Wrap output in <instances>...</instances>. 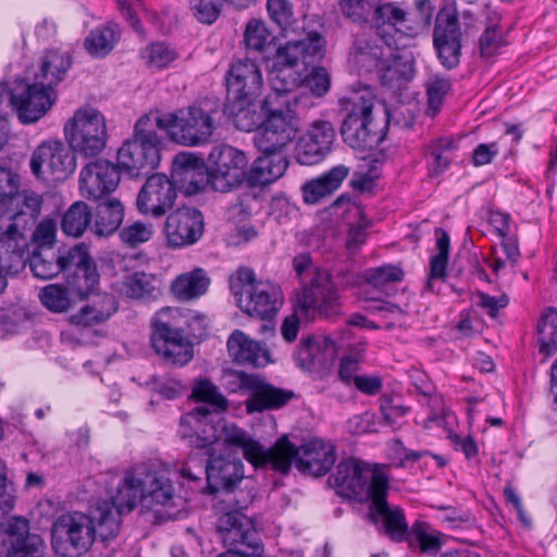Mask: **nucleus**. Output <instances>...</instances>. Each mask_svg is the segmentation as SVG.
Listing matches in <instances>:
<instances>
[{"instance_id":"obj_1","label":"nucleus","mask_w":557,"mask_h":557,"mask_svg":"<svg viewBox=\"0 0 557 557\" xmlns=\"http://www.w3.org/2000/svg\"><path fill=\"white\" fill-rule=\"evenodd\" d=\"M173 497V483L161 463L137 465L124 473L110 499L100 500L91 508L90 516L81 511L58 516L51 527V546L61 557H81L90 549L96 534L102 541L116 536L122 515L137 504L164 506Z\"/></svg>"},{"instance_id":"obj_2","label":"nucleus","mask_w":557,"mask_h":557,"mask_svg":"<svg viewBox=\"0 0 557 557\" xmlns=\"http://www.w3.org/2000/svg\"><path fill=\"white\" fill-rule=\"evenodd\" d=\"M44 195L32 189H15L0 211V253L16 274L24 265L28 233L41 215Z\"/></svg>"},{"instance_id":"obj_3","label":"nucleus","mask_w":557,"mask_h":557,"mask_svg":"<svg viewBox=\"0 0 557 557\" xmlns=\"http://www.w3.org/2000/svg\"><path fill=\"white\" fill-rule=\"evenodd\" d=\"M324 39L318 33H310L300 40L288 41L278 48L269 71L271 92L282 97H307L294 91L304 84L307 67L324 55Z\"/></svg>"},{"instance_id":"obj_4","label":"nucleus","mask_w":557,"mask_h":557,"mask_svg":"<svg viewBox=\"0 0 557 557\" xmlns=\"http://www.w3.org/2000/svg\"><path fill=\"white\" fill-rule=\"evenodd\" d=\"M14 506L13 482L8 476L5 463L0 459V557H44L45 543L39 535L29 533L28 521L10 516Z\"/></svg>"},{"instance_id":"obj_5","label":"nucleus","mask_w":557,"mask_h":557,"mask_svg":"<svg viewBox=\"0 0 557 557\" xmlns=\"http://www.w3.org/2000/svg\"><path fill=\"white\" fill-rule=\"evenodd\" d=\"M309 97H282L269 94L262 101L263 123L255 135L260 152L283 151L296 137L298 110L310 106Z\"/></svg>"},{"instance_id":"obj_6","label":"nucleus","mask_w":557,"mask_h":557,"mask_svg":"<svg viewBox=\"0 0 557 557\" xmlns=\"http://www.w3.org/2000/svg\"><path fill=\"white\" fill-rule=\"evenodd\" d=\"M219 111L218 100L203 99L175 113L153 115L158 128L165 131L172 140L191 147L209 141L216 127Z\"/></svg>"},{"instance_id":"obj_7","label":"nucleus","mask_w":557,"mask_h":557,"mask_svg":"<svg viewBox=\"0 0 557 557\" xmlns=\"http://www.w3.org/2000/svg\"><path fill=\"white\" fill-rule=\"evenodd\" d=\"M230 284L239 308L251 317L272 319L282 306L281 288L269 281L257 280L248 268L238 269Z\"/></svg>"},{"instance_id":"obj_8","label":"nucleus","mask_w":557,"mask_h":557,"mask_svg":"<svg viewBox=\"0 0 557 557\" xmlns=\"http://www.w3.org/2000/svg\"><path fill=\"white\" fill-rule=\"evenodd\" d=\"M158 123L153 114L140 117L135 125L134 138L117 151L119 168L132 176L148 173L160 162L161 140L156 133Z\"/></svg>"},{"instance_id":"obj_9","label":"nucleus","mask_w":557,"mask_h":557,"mask_svg":"<svg viewBox=\"0 0 557 557\" xmlns=\"http://www.w3.org/2000/svg\"><path fill=\"white\" fill-rule=\"evenodd\" d=\"M277 441L285 442L286 453L282 455L273 454L271 468L281 473H287L294 462L302 473L322 476L335 463L334 446L321 438H312L298 448L288 441L286 435Z\"/></svg>"},{"instance_id":"obj_10","label":"nucleus","mask_w":557,"mask_h":557,"mask_svg":"<svg viewBox=\"0 0 557 557\" xmlns=\"http://www.w3.org/2000/svg\"><path fill=\"white\" fill-rule=\"evenodd\" d=\"M63 133L72 150L85 158L98 156L104 149L108 139L104 115L89 106L74 112L65 122Z\"/></svg>"},{"instance_id":"obj_11","label":"nucleus","mask_w":557,"mask_h":557,"mask_svg":"<svg viewBox=\"0 0 557 557\" xmlns=\"http://www.w3.org/2000/svg\"><path fill=\"white\" fill-rule=\"evenodd\" d=\"M178 315L181 312L175 308H164L157 312L151 321L150 341L154 351L164 361L185 366L194 357V347L175 321Z\"/></svg>"},{"instance_id":"obj_12","label":"nucleus","mask_w":557,"mask_h":557,"mask_svg":"<svg viewBox=\"0 0 557 557\" xmlns=\"http://www.w3.org/2000/svg\"><path fill=\"white\" fill-rule=\"evenodd\" d=\"M296 310L312 319H333L341 315L339 294L329 270L315 273L310 281L301 285L296 295Z\"/></svg>"},{"instance_id":"obj_13","label":"nucleus","mask_w":557,"mask_h":557,"mask_svg":"<svg viewBox=\"0 0 557 557\" xmlns=\"http://www.w3.org/2000/svg\"><path fill=\"white\" fill-rule=\"evenodd\" d=\"M334 481L338 487L360 500H372L389 488L388 476L382 469L355 459L338 463Z\"/></svg>"},{"instance_id":"obj_14","label":"nucleus","mask_w":557,"mask_h":557,"mask_svg":"<svg viewBox=\"0 0 557 557\" xmlns=\"http://www.w3.org/2000/svg\"><path fill=\"white\" fill-rule=\"evenodd\" d=\"M432 7L429 0H417L416 8L405 10L400 3L379 1L370 23L377 28L388 26L396 34L409 38L419 36L428 30L432 21Z\"/></svg>"},{"instance_id":"obj_15","label":"nucleus","mask_w":557,"mask_h":557,"mask_svg":"<svg viewBox=\"0 0 557 557\" xmlns=\"http://www.w3.org/2000/svg\"><path fill=\"white\" fill-rule=\"evenodd\" d=\"M246 154L228 145L212 148L207 159L210 186L213 190L227 193L239 187L247 178Z\"/></svg>"},{"instance_id":"obj_16","label":"nucleus","mask_w":557,"mask_h":557,"mask_svg":"<svg viewBox=\"0 0 557 557\" xmlns=\"http://www.w3.org/2000/svg\"><path fill=\"white\" fill-rule=\"evenodd\" d=\"M29 166L39 180H47L51 175L57 181H63L74 172L76 156L70 145L60 139H48L33 151Z\"/></svg>"},{"instance_id":"obj_17","label":"nucleus","mask_w":557,"mask_h":557,"mask_svg":"<svg viewBox=\"0 0 557 557\" xmlns=\"http://www.w3.org/2000/svg\"><path fill=\"white\" fill-rule=\"evenodd\" d=\"M39 83L37 79L33 84L21 82L11 89L12 111L23 124L39 121L57 101L54 89Z\"/></svg>"},{"instance_id":"obj_18","label":"nucleus","mask_w":557,"mask_h":557,"mask_svg":"<svg viewBox=\"0 0 557 557\" xmlns=\"http://www.w3.org/2000/svg\"><path fill=\"white\" fill-rule=\"evenodd\" d=\"M66 287L78 299L88 296L99 284L96 263L84 245H75L62 255Z\"/></svg>"},{"instance_id":"obj_19","label":"nucleus","mask_w":557,"mask_h":557,"mask_svg":"<svg viewBox=\"0 0 557 557\" xmlns=\"http://www.w3.org/2000/svg\"><path fill=\"white\" fill-rule=\"evenodd\" d=\"M218 533L227 550H251V555L262 552L260 537L252 521L239 511L226 512L219 518Z\"/></svg>"},{"instance_id":"obj_20","label":"nucleus","mask_w":557,"mask_h":557,"mask_svg":"<svg viewBox=\"0 0 557 557\" xmlns=\"http://www.w3.org/2000/svg\"><path fill=\"white\" fill-rule=\"evenodd\" d=\"M176 196L175 183L166 175L156 173L140 188L136 206L141 214L161 218L172 209Z\"/></svg>"},{"instance_id":"obj_21","label":"nucleus","mask_w":557,"mask_h":557,"mask_svg":"<svg viewBox=\"0 0 557 557\" xmlns=\"http://www.w3.org/2000/svg\"><path fill=\"white\" fill-rule=\"evenodd\" d=\"M227 100L256 101L263 88L260 65L251 59L234 62L226 76Z\"/></svg>"},{"instance_id":"obj_22","label":"nucleus","mask_w":557,"mask_h":557,"mask_svg":"<svg viewBox=\"0 0 557 557\" xmlns=\"http://www.w3.org/2000/svg\"><path fill=\"white\" fill-rule=\"evenodd\" d=\"M220 438L225 445L242 449L244 457L256 468L271 467L273 454L286 453L284 441H276L270 448H264L234 423L223 422Z\"/></svg>"},{"instance_id":"obj_23","label":"nucleus","mask_w":557,"mask_h":557,"mask_svg":"<svg viewBox=\"0 0 557 557\" xmlns=\"http://www.w3.org/2000/svg\"><path fill=\"white\" fill-rule=\"evenodd\" d=\"M335 137L336 132L330 121H313L297 143V161L304 165L320 162L331 151Z\"/></svg>"},{"instance_id":"obj_24","label":"nucleus","mask_w":557,"mask_h":557,"mask_svg":"<svg viewBox=\"0 0 557 557\" xmlns=\"http://www.w3.org/2000/svg\"><path fill=\"white\" fill-rule=\"evenodd\" d=\"M120 183V172L111 162L97 159L79 173V190L88 199L98 200L112 193Z\"/></svg>"},{"instance_id":"obj_25","label":"nucleus","mask_w":557,"mask_h":557,"mask_svg":"<svg viewBox=\"0 0 557 557\" xmlns=\"http://www.w3.org/2000/svg\"><path fill=\"white\" fill-rule=\"evenodd\" d=\"M433 41L442 64L447 69L456 67L460 61L461 32L454 12H441L437 15Z\"/></svg>"},{"instance_id":"obj_26","label":"nucleus","mask_w":557,"mask_h":557,"mask_svg":"<svg viewBox=\"0 0 557 557\" xmlns=\"http://www.w3.org/2000/svg\"><path fill=\"white\" fill-rule=\"evenodd\" d=\"M164 232L172 247L191 245L202 235V214L195 208L181 207L166 216Z\"/></svg>"},{"instance_id":"obj_27","label":"nucleus","mask_w":557,"mask_h":557,"mask_svg":"<svg viewBox=\"0 0 557 557\" xmlns=\"http://www.w3.org/2000/svg\"><path fill=\"white\" fill-rule=\"evenodd\" d=\"M344 119H380L389 122V112L368 86H354L338 99Z\"/></svg>"},{"instance_id":"obj_28","label":"nucleus","mask_w":557,"mask_h":557,"mask_svg":"<svg viewBox=\"0 0 557 557\" xmlns=\"http://www.w3.org/2000/svg\"><path fill=\"white\" fill-rule=\"evenodd\" d=\"M171 181L186 195H195L210 185L208 169L191 152L177 153L172 162Z\"/></svg>"},{"instance_id":"obj_29","label":"nucleus","mask_w":557,"mask_h":557,"mask_svg":"<svg viewBox=\"0 0 557 557\" xmlns=\"http://www.w3.org/2000/svg\"><path fill=\"white\" fill-rule=\"evenodd\" d=\"M221 426L214 423L210 410L199 406L181 419L180 433L189 438L191 445L207 448L220 440Z\"/></svg>"},{"instance_id":"obj_30","label":"nucleus","mask_w":557,"mask_h":557,"mask_svg":"<svg viewBox=\"0 0 557 557\" xmlns=\"http://www.w3.org/2000/svg\"><path fill=\"white\" fill-rule=\"evenodd\" d=\"M205 473L212 492L221 488L231 490L244 476L243 463L239 459L216 454L215 448H210Z\"/></svg>"},{"instance_id":"obj_31","label":"nucleus","mask_w":557,"mask_h":557,"mask_svg":"<svg viewBox=\"0 0 557 557\" xmlns=\"http://www.w3.org/2000/svg\"><path fill=\"white\" fill-rule=\"evenodd\" d=\"M388 123L380 119H343L341 134L349 147L364 150L382 140Z\"/></svg>"},{"instance_id":"obj_32","label":"nucleus","mask_w":557,"mask_h":557,"mask_svg":"<svg viewBox=\"0 0 557 557\" xmlns=\"http://www.w3.org/2000/svg\"><path fill=\"white\" fill-rule=\"evenodd\" d=\"M381 40L386 45V53L376 71L382 84L394 87L410 81L414 74L412 61L396 52L400 47L396 39L389 40L383 35Z\"/></svg>"},{"instance_id":"obj_33","label":"nucleus","mask_w":557,"mask_h":557,"mask_svg":"<svg viewBox=\"0 0 557 557\" xmlns=\"http://www.w3.org/2000/svg\"><path fill=\"white\" fill-rule=\"evenodd\" d=\"M334 355L335 345L332 339L307 336L301 338L295 360L305 371H319L330 364Z\"/></svg>"},{"instance_id":"obj_34","label":"nucleus","mask_w":557,"mask_h":557,"mask_svg":"<svg viewBox=\"0 0 557 557\" xmlns=\"http://www.w3.org/2000/svg\"><path fill=\"white\" fill-rule=\"evenodd\" d=\"M383 35H386L389 40H395L394 35L388 32L377 33L376 38L357 37L349 54V61L366 72L377 71L386 53V45L384 40H381Z\"/></svg>"},{"instance_id":"obj_35","label":"nucleus","mask_w":557,"mask_h":557,"mask_svg":"<svg viewBox=\"0 0 557 557\" xmlns=\"http://www.w3.org/2000/svg\"><path fill=\"white\" fill-rule=\"evenodd\" d=\"M227 351L235 363L263 367L271 362L270 352L261 343L235 330L227 339Z\"/></svg>"},{"instance_id":"obj_36","label":"nucleus","mask_w":557,"mask_h":557,"mask_svg":"<svg viewBox=\"0 0 557 557\" xmlns=\"http://www.w3.org/2000/svg\"><path fill=\"white\" fill-rule=\"evenodd\" d=\"M293 396V392L271 385L257 376L250 397L245 403L246 411L255 413L276 410L284 407Z\"/></svg>"},{"instance_id":"obj_37","label":"nucleus","mask_w":557,"mask_h":557,"mask_svg":"<svg viewBox=\"0 0 557 557\" xmlns=\"http://www.w3.org/2000/svg\"><path fill=\"white\" fill-rule=\"evenodd\" d=\"M387 493H380L373 498L371 516L374 522H381L384 532L393 540L400 541L408 531L404 511L397 506H389L386 502Z\"/></svg>"},{"instance_id":"obj_38","label":"nucleus","mask_w":557,"mask_h":557,"mask_svg":"<svg viewBox=\"0 0 557 557\" xmlns=\"http://www.w3.org/2000/svg\"><path fill=\"white\" fill-rule=\"evenodd\" d=\"M288 161L282 151L261 152L247 172L251 185H267L282 177L287 170Z\"/></svg>"},{"instance_id":"obj_39","label":"nucleus","mask_w":557,"mask_h":557,"mask_svg":"<svg viewBox=\"0 0 557 557\" xmlns=\"http://www.w3.org/2000/svg\"><path fill=\"white\" fill-rule=\"evenodd\" d=\"M348 173V168L338 165L320 177L306 183L302 186L304 201L309 205H314L325 197H329L341 186Z\"/></svg>"},{"instance_id":"obj_40","label":"nucleus","mask_w":557,"mask_h":557,"mask_svg":"<svg viewBox=\"0 0 557 557\" xmlns=\"http://www.w3.org/2000/svg\"><path fill=\"white\" fill-rule=\"evenodd\" d=\"M210 283L208 273L202 268H195L178 275L171 284V292L181 301H191L205 295Z\"/></svg>"},{"instance_id":"obj_41","label":"nucleus","mask_w":557,"mask_h":557,"mask_svg":"<svg viewBox=\"0 0 557 557\" xmlns=\"http://www.w3.org/2000/svg\"><path fill=\"white\" fill-rule=\"evenodd\" d=\"M116 309V302L112 295H97L78 312L70 315L69 321L76 326H91L108 320Z\"/></svg>"},{"instance_id":"obj_42","label":"nucleus","mask_w":557,"mask_h":557,"mask_svg":"<svg viewBox=\"0 0 557 557\" xmlns=\"http://www.w3.org/2000/svg\"><path fill=\"white\" fill-rule=\"evenodd\" d=\"M124 218L122 202L115 198H109L98 206L95 225L91 231L98 236H109L121 225Z\"/></svg>"},{"instance_id":"obj_43","label":"nucleus","mask_w":557,"mask_h":557,"mask_svg":"<svg viewBox=\"0 0 557 557\" xmlns=\"http://www.w3.org/2000/svg\"><path fill=\"white\" fill-rule=\"evenodd\" d=\"M71 66L70 58L58 51H49L42 59L40 71L35 74V79L48 88H53L64 77Z\"/></svg>"},{"instance_id":"obj_44","label":"nucleus","mask_w":557,"mask_h":557,"mask_svg":"<svg viewBox=\"0 0 557 557\" xmlns=\"http://www.w3.org/2000/svg\"><path fill=\"white\" fill-rule=\"evenodd\" d=\"M120 38L116 25H104L92 29L84 40V47L95 58L109 54Z\"/></svg>"},{"instance_id":"obj_45","label":"nucleus","mask_w":557,"mask_h":557,"mask_svg":"<svg viewBox=\"0 0 557 557\" xmlns=\"http://www.w3.org/2000/svg\"><path fill=\"white\" fill-rule=\"evenodd\" d=\"M227 110L235 126L244 132L259 131L263 123L262 106L257 111L256 101L228 100Z\"/></svg>"},{"instance_id":"obj_46","label":"nucleus","mask_w":557,"mask_h":557,"mask_svg":"<svg viewBox=\"0 0 557 557\" xmlns=\"http://www.w3.org/2000/svg\"><path fill=\"white\" fill-rule=\"evenodd\" d=\"M121 293L134 299L157 298L160 295L159 282L152 274L136 272L125 278Z\"/></svg>"},{"instance_id":"obj_47","label":"nucleus","mask_w":557,"mask_h":557,"mask_svg":"<svg viewBox=\"0 0 557 557\" xmlns=\"http://www.w3.org/2000/svg\"><path fill=\"white\" fill-rule=\"evenodd\" d=\"M92 213L84 201H75L64 212L61 221V230L67 236L81 237L90 226Z\"/></svg>"},{"instance_id":"obj_48","label":"nucleus","mask_w":557,"mask_h":557,"mask_svg":"<svg viewBox=\"0 0 557 557\" xmlns=\"http://www.w3.org/2000/svg\"><path fill=\"white\" fill-rule=\"evenodd\" d=\"M436 248L437 253L432 257L430 264V276L425 284V289L435 292L436 281H443L446 275V267L449 252V236L441 228H436Z\"/></svg>"},{"instance_id":"obj_49","label":"nucleus","mask_w":557,"mask_h":557,"mask_svg":"<svg viewBox=\"0 0 557 557\" xmlns=\"http://www.w3.org/2000/svg\"><path fill=\"white\" fill-rule=\"evenodd\" d=\"M537 338L540 351L546 356L553 355L557 349V310H546L537 324Z\"/></svg>"},{"instance_id":"obj_50","label":"nucleus","mask_w":557,"mask_h":557,"mask_svg":"<svg viewBox=\"0 0 557 557\" xmlns=\"http://www.w3.org/2000/svg\"><path fill=\"white\" fill-rule=\"evenodd\" d=\"M74 295L67 289L66 285L50 284L44 287L39 293L41 304L53 312L66 311L72 306Z\"/></svg>"},{"instance_id":"obj_51","label":"nucleus","mask_w":557,"mask_h":557,"mask_svg":"<svg viewBox=\"0 0 557 557\" xmlns=\"http://www.w3.org/2000/svg\"><path fill=\"white\" fill-rule=\"evenodd\" d=\"M193 396L197 400L210 405L215 411H225L228 407V400L209 379H202L196 382L193 388Z\"/></svg>"},{"instance_id":"obj_52","label":"nucleus","mask_w":557,"mask_h":557,"mask_svg":"<svg viewBox=\"0 0 557 557\" xmlns=\"http://www.w3.org/2000/svg\"><path fill=\"white\" fill-rule=\"evenodd\" d=\"M428 95V111L432 115L438 113L443 106L445 96L450 91L451 84L446 76L434 74L425 82Z\"/></svg>"},{"instance_id":"obj_53","label":"nucleus","mask_w":557,"mask_h":557,"mask_svg":"<svg viewBox=\"0 0 557 557\" xmlns=\"http://www.w3.org/2000/svg\"><path fill=\"white\" fill-rule=\"evenodd\" d=\"M141 58L147 66L163 69L176 60L177 53L164 42H154L143 50Z\"/></svg>"},{"instance_id":"obj_54","label":"nucleus","mask_w":557,"mask_h":557,"mask_svg":"<svg viewBox=\"0 0 557 557\" xmlns=\"http://www.w3.org/2000/svg\"><path fill=\"white\" fill-rule=\"evenodd\" d=\"M244 40L248 49L261 52L271 45L272 36L264 22L251 20L246 25Z\"/></svg>"},{"instance_id":"obj_55","label":"nucleus","mask_w":557,"mask_h":557,"mask_svg":"<svg viewBox=\"0 0 557 557\" xmlns=\"http://www.w3.org/2000/svg\"><path fill=\"white\" fill-rule=\"evenodd\" d=\"M227 0H187L193 16L201 24H213Z\"/></svg>"},{"instance_id":"obj_56","label":"nucleus","mask_w":557,"mask_h":557,"mask_svg":"<svg viewBox=\"0 0 557 557\" xmlns=\"http://www.w3.org/2000/svg\"><path fill=\"white\" fill-rule=\"evenodd\" d=\"M364 359V348L362 345L351 348L344 355L339 361L338 376L341 381L350 385L355 377H358L359 366Z\"/></svg>"},{"instance_id":"obj_57","label":"nucleus","mask_w":557,"mask_h":557,"mask_svg":"<svg viewBox=\"0 0 557 557\" xmlns=\"http://www.w3.org/2000/svg\"><path fill=\"white\" fill-rule=\"evenodd\" d=\"M403 277V270L391 264L370 269L364 273V280L373 287L380 289L384 288L389 283L400 282Z\"/></svg>"},{"instance_id":"obj_58","label":"nucleus","mask_w":557,"mask_h":557,"mask_svg":"<svg viewBox=\"0 0 557 557\" xmlns=\"http://www.w3.org/2000/svg\"><path fill=\"white\" fill-rule=\"evenodd\" d=\"M428 405L431 409V412L429 418L423 423L424 428L432 429L433 426H437L445 430L448 429L455 418L445 407L443 397L438 395L431 396L429 398Z\"/></svg>"},{"instance_id":"obj_59","label":"nucleus","mask_w":557,"mask_h":557,"mask_svg":"<svg viewBox=\"0 0 557 557\" xmlns=\"http://www.w3.org/2000/svg\"><path fill=\"white\" fill-rule=\"evenodd\" d=\"M347 210L359 218L358 223L350 227L347 238L348 248L356 249L366 242L367 228L371 222L364 216L363 209L358 203L348 202Z\"/></svg>"},{"instance_id":"obj_60","label":"nucleus","mask_w":557,"mask_h":557,"mask_svg":"<svg viewBox=\"0 0 557 557\" xmlns=\"http://www.w3.org/2000/svg\"><path fill=\"white\" fill-rule=\"evenodd\" d=\"M257 375L246 374L235 370H223L222 385L228 393H251Z\"/></svg>"},{"instance_id":"obj_61","label":"nucleus","mask_w":557,"mask_h":557,"mask_svg":"<svg viewBox=\"0 0 557 557\" xmlns=\"http://www.w3.org/2000/svg\"><path fill=\"white\" fill-rule=\"evenodd\" d=\"M29 267L36 277L50 280L64 271L62 255L55 260H47L40 255H34L29 260Z\"/></svg>"},{"instance_id":"obj_62","label":"nucleus","mask_w":557,"mask_h":557,"mask_svg":"<svg viewBox=\"0 0 557 557\" xmlns=\"http://www.w3.org/2000/svg\"><path fill=\"white\" fill-rule=\"evenodd\" d=\"M152 235V225L140 221H136L125 226L120 232L121 240L131 247H136L143 243L148 242Z\"/></svg>"},{"instance_id":"obj_63","label":"nucleus","mask_w":557,"mask_h":557,"mask_svg":"<svg viewBox=\"0 0 557 557\" xmlns=\"http://www.w3.org/2000/svg\"><path fill=\"white\" fill-rule=\"evenodd\" d=\"M306 87L315 97H323L331 88V75L325 67H313L311 72H305Z\"/></svg>"},{"instance_id":"obj_64","label":"nucleus","mask_w":557,"mask_h":557,"mask_svg":"<svg viewBox=\"0 0 557 557\" xmlns=\"http://www.w3.org/2000/svg\"><path fill=\"white\" fill-rule=\"evenodd\" d=\"M268 13L273 22L286 29L292 22L293 5L288 0H268Z\"/></svg>"}]
</instances>
